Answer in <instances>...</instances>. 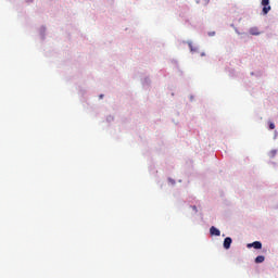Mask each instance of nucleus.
Wrapping results in <instances>:
<instances>
[{"label": "nucleus", "mask_w": 278, "mask_h": 278, "mask_svg": "<svg viewBox=\"0 0 278 278\" xmlns=\"http://www.w3.org/2000/svg\"><path fill=\"white\" fill-rule=\"evenodd\" d=\"M263 14H268L270 12V0H262Z\"/></svg>", "instance_id": "f257e3e1"}, {"label": "nucleus", "mask_w": 278, "mask_h": 278, "mask_svg": "<svg viewBox=\"0 0 278 278\" xmlns=\"http://www.w3.org/2000/svg\"><path fill=\"white\" fill-rule=\"evenodd\" d=\"M231 242H232L231 237L225 238V240H224V249H226V250L231 249Z\"/></svg>", "instance_id": "f03ea898"}, {"label": "nucleus", "mask_w": 278, "mask_h": 278, "mask_svg": "<svg viewBox=\"0 0 278 278\" xmlns=\"http://www.w3.org/2000/svg\"><path fill=\"white\" fill-rule=\"evenodd\" d=\"M251 248H253V249H262V242L254 241L253 243H249L248 244V249H251Z\"/></svg>", "instance_id": "7ed1b4c3"}, {"label": "nucleus", "mask_w": 278, "mask_h": 278, "mask_svg": "<svg viewBox=\"0 0 278 278\" xmlns=\"http://www.w3.org/2000/svg\"><path fill=\"white\" fill-rule=\"evenodd\" d=\"M210 233H211V236H220V230H218V228L212 226L210 228Z\"/></svg>", "instance_id": "20e7f679"}, {"label": "nucleus", "mask_w": 278, "mask_h": 278, "mask_svg": "<svg viewBox=\"0 0 278 278\" xmlns=\"http://www.w3.org/2000/svg\"><path fill=\"white\" fill-rule=\"evenodd\" d=\"M249 33L251 34V36H260V28L252 27L250 28Z\"/></svg>", "instance_id": "39448f33"}, {"label": "nucleus", "mask_w": 278, "mask_h": 278, "mask_svg": "<svg viewBox=\"0 0 278 278\" xmlns=\"http://www.w3.org/2000/svg\"><path fill=\"white\" fill-rule=\"evenodd\" d=\"M264 260H266V258L264 257V255H258V256L255 258V263H256V264H262V263H264Z\"/></svg>", "instance_id": "423d86ee"}, {"label": "nucleus", "mask_w": 278, "mask_h": 278, "mask_svg": "<svg viewBox=\"0 0 278 278\" xmlns=\"http://www.w3.org/2000/svg\"><path fill=\"white\" fill-rule=\"evenodd\" d=\"M270 157H275L277 155V150H271L269 152Z\"/></svg>", "instance_id": "0eeeda50"}, {"label": "nucleus", "mask_w": 278, "mask_h": 278, "mask_svg": "<svg viewBox=\"0 0 278 278\" xmlns=\"http://www.w3.org/2000/svg\"><path fill=\"white\" fill-rule=\"evenodd\" d=\"M269 129H275V123L269 122Z\"/></svg>", "instance_id": "6e6552de"}, {"label": "nucleus", "mask_w": 278, "mask_h": 278, "mask_svg": "<svg viewBox=\"0 0 278 278\" xmlns=\"http://www.w3.org/2000/svg\"><path fill=\"white\" fill-rule=\"evenodd\" d=\"M216 33H210L208 36H214Z\"/></svg>", "instance_id": "1a4fd4ad"}, {"label": "nucleus", "mask_w": 278, "mask_h": 278, "mask_svg": "<svg viewBox=\"0 0 278 278\" xmlns=\"http://www.w3.org/2000/svg\"><path fill=\"white\" fill-rule=\"evenodd\" d=\"M100 99H103V94L100 96Z\"/></svg>", "instance_id": "9d476101"}]
</instances>
